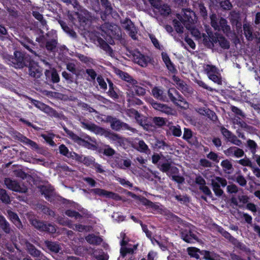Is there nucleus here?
I'll return each mask as SVG.
<instances>
[{"instance_id":"f704fd0d","label":"nucleus","mask_w":260,"mask_h":260,"mask_svg":"<svg viewBox=\"0 0 260 260\" xmlns=\"http://www.w3.org/2000/svg\"><path fill=\"white\" fill-rule=\"evenodd\" d=\"M246 147L252 153V156L256 154V152L258 148V146L254 141L248 139L246 142Z\"/></svg>"},{"instance_id":"09e8293b","label":"nucleus","mask_w":260,"mask_h":260,"mask_svg":"<svg viewBox=\"0 0 260 260\" xmlns=\"http://www.w3.org/2000/svg\"><path fill=\"white\" fill-rule=\"evenodd\" d=\"M187 251L189 255L192 257L196 258L197 259L200 258V253L201 250L195 247H189L187 248Z\"/></svg>"},{"instance_id":"3c124183","label":"nucleus","mask_w":260,"mask_h":260,"mask_svg":"<svg viewBox=\"0 0 260 260\" xmlns=\"http://www.w3.org/2000/svg\"><path fill=\"white\" fill-rule=\"evenodd\" d=\"M158 10L161 15H168L170 12V7L166 5H161L160 2H159V8H156Z\"/></svg>"},{"instance_id":"a19ab883","label":"nucleus","mask_w":260,"mask_h":260,"mask_svg":"<svg viewBox=\"0 0 260 260\" xmlns=\"http://www.w3.org/2000/svg\"><path fill=\"white\" fill-rule=\"evenodd\" d=\"M101 2L105 9V13L107 15L112 14L113 8L110 2L108 0H101Z\"/></svg>"},{"instance_id":"bf43d9fd","label":"nucleus","mask_w":260,"mask_h":260,"mask_svg":"<svg viewBox=\"0 0 260 260\" xmlns=\"http://www.w3.org/2000/svg\"><path fill=\"white\" fill-rule=\"evenodd\" d=\"M20 43L29 52L31 50V47H32L33 49H35V46H36V44L32 41L29 39L28 40L27 42H21Z\"/></svg>"},{"instance_id":"f8f14e48","label":"nucleus","mask_w":260,"mask_h":260,"mask_svg":"<svg viewBox=\"0 0 260 260\" xmlns=\"http://www.w3.org/2000/svg\"><path fill=\"white\" fill-rule=\"evenodd\" d=\"M31 224L35 228L41 231H45L50 233L56 232V228L52 224L45 223L37 219L32 220Z\"/></svg>"},{"instance_id":"864d4df0","label":"nucleus","mask_w":260,"mask_h":260,"mask_svg":"<svg viewBox=\"0 0 260 260\" xmlns=\"http://www.w3.org/2000/svg\"><path fill=\"white\" fill-rule=\"evenodd\" d=\"M238 163L245 167H248L250 168L254 165L253 163L247 157H245L238 161Z\"/></svg>"},{"instance_id":"7c9ffc66","label":"nucleus","mask_w":260,"mask_h":260,"mask_svg":"<svg viewBox=\"0 0 260 260\" xmlns=\"http://www.w3.org/2000/svg\"><path fill=\"white\" fill-rule=\"evenodd\" d=\"M117 75L123 80L132 84H136L137 81L134 79L128 73L123 72L121 70H118L117 72Z\"/></svg>"},{"instance_id":"5701e85b","label":"nucleus","mask_w":260,"mask_h":260,"mask_svg":"<svg viewBox=\"0 0 260 260\" xmlns=\"http://www.w3.org/2000/svg\"><path fill=\"white\" fill-rule=\"evenodd\" d=\"M75 155V159L80 162L84 164L86 166H90L91 168L94 161V159L92 157L85 156L83 155H79L74 152Z\"/></svg>"},{"instance_id":"2eb2a0df","label":"nucleus","mask_w":260,"mask_h":260,"mask_svg":"<svg viewBox=\"0 0 260 260\" xmlns=\"http://www.w3.org/2000/svg\"><path fill=\"white\" fill-rule=\"evenodd\" d=\"M134 61L142 67H145L150 61L149 56L144 55L139 51H135L133 53Z\"/></svg>"},{"instance_id":"13d9d810","label":"nucleus","mask_w":260,"mask_h":260,"mask_svg":"<svg viewBox=\"0 0 260 260\" xmlns=\"http://www.w3.org/2000/svg\"><path fill=\"white\" fill-rule=\"evenodd\" d=\"M65 214L68 216L70 217H75L76 219L81 218L82 217L79 212L72 210H67L65 212Z\"/></svg>"},{"instance_id":"4468645a","label":"nucleus","mask_w":260,"mask_h":260,"mask_svg":"<svg viewBox=\"0 0 260 260\" xmlns=\"http://www.w3.org/2000/svg\"><path fill=\"white\" fill-rule=\"evenodd\" d=\"M90 192L94 194H97L101 197H105L107 198L112 199L116 201L121 200V197L117 193L103 189L98 188H93L90 190Z\"/></svg>"},{"instance_id":"dca6fc26","label":"nucleus","mask_w":260,"mask_h":260,"mask_svg":"<svg viewBox=\"0 0 260 260\" xmlns=\"http://www.w3.org/2000/svg\"><path fill=\"white\" fill-rule=\"evenodd\" d=\"M180 234L181 238L186 242L193 243L199 241L198 237L191 229L181 230Z\"/></svg>"},{"instance_id":"5fc2aeb1","label":"nucleus","mask_w":260,"mask_h":260,"mask_svg":"<svg viewBox=\"0 0 260 260\" xmlns=\"http://www.w3.org/2000/svg\"><path fill=\"white\" fill-rule=\"evenodd\" d=\"M219 129L225 140L227 141L231 138L233 133L223 126H220Z\"/></svg>"},{"instance_id":"423d86ee","label":"nucleus","mask_w":260,"mask_h":260,"mask_svg":"<svg viewBox=\"0 0 260 260\" xmlns=\"http://www.w3.org/2000/svg\"><path fill=\"white\" fill-rule=\"evenodd\" d=\"M49 39L46 41L42 48H45L49 52H55L57 50L58 36L56 30L52 29L46 34Z\"/></svg>"},{"instance_id":"72a5a7b5","label":"nucleus","mask_w":260,"mask_h":260,"mask_svg":"<svg viewBox=\"0 0 260 260\" xmlns=\"http://www.w3.org/2000/svg\"><path fill=\"white\" fill-rule=\"evenodd\" d=\"M200 254L206 260H216L218 257L216 253L206 250H201Z\"/></svg>"},{"instance_id":"6ab92c4d","label":"nucleus","mask_w":260,"mask_h":260,"mask_svg":"<svg viewBox=\"0 0 260 260\" xmlns=\"http://www.w3.org/2000/svg\"><path fill=\"white\" fill-rule=\"evenodd\" d=\"M224 153L229 157H241L244 155L243 149L236 146H232L224 151Z\"/></svg>"},{"instance_id":"f3484780","label":"nucleus","mask_w":260,"mask_h":260,"mask_svg":"<svg viewBox=\"0 0 260 260\" xmlns=\"http://www.w3.org/2000/svg\"><path fill=\"white\" fill-rule=\"evenodd\" d=\"M44 243L46 248L50 252L56 254L62 250V244L58 242L45 240Z\"/></svg>"},{"instance_id":"052dcab7","label":"nucleus","mask_w":260,"mask_h":260,"mask_svg":"<svg viewBox=\"0 0 260 260\" xmlns=\"http://www.w3.org/2000/svg\"><path fill=\"white\" fill-rule=\"evenodd\" d=\"M97 82L101 88V89L106 90L107 89V84L104 79L101 75H99L96 78Z\"/></svg>"},{"instance_id":"cd10ccee","label":"nucleus","mask_w":260,"mask_h":260,"mask_svg":"<svg viewBox=\"0 0 260 260\" xmlns=\"http://www.w3.org/2000/svg\"><path fill=\"white\" fill-rule=\"evenodd\" d=\"M161 57L162 59L165 62L167 69L171 72L173 73L176 71V69L174 67V65L171 61L169 56L168 54L166 52L161 53Z\"/></svg>"},{"instance_id":"0e129e2a","label":"nucleus","mask_w":260,"mask_h":260,"mask_svg":"<svg viewBox=\"0 0 260 260\" xmlns=\"http://www.w3.org/2000/svg\"><path fill=\"white\" fill-rule=\"evenodd\" d=\"M159 111L168 115H173L175 113V111L172 108L166 104H163Z\"/></svg>"},{"instance_id":"393cba45","label":"nucleus","mask_w":260,"mask_h":260,"mask_svg":"<svg viewBox=\"0 0 260 260\" xmlns=\"http://www.w3.org/2000/svg\"><path fill=\"white\" fill-rule=\"evenodd\" d=\"M29 75L35 79H39L42 75L41 69L37 66L30 65L28 69Z\"/></svg>"},{"instance_id":"2f4dec72","label":"nucleus","mask_w":260,"mask_h":260,"mask_svg":"<svg viewBox=\"0 0 260 260\" xmlns=\"http://www.w3.org/2000/svg\"><path fill=\"white\" fill-rule=\"evenodd\" d=\"M243 31L244 34L248 41H252L253 39L252 35V27L248 23H244L243 24Z\"/></svg>"},{"instance_id":"a211bd4d","label":"nucleus","mask_w":260,"mask_h":260,"mask_svg":"<svg viewBox=\"0 0 260 260\" xmlns=\"http://www.w3.org/2000/svg\"><path fill=\"white\" fill-rule=\"evenodd\" d=\"M24 243V246L27 252L36 260L43 253L40 250L38 249L33 244L25 240L23 241Z\"/></svg>"},{"instance_id":"c03bdc74","label":"nucleus","mask_w":260,"mask_h":260,"mask_svg":"<svg viewBox=\"0 0 260 260\" xmlns=\"http://www.w3.org/2000/svg\"><path fill=\"white\" fill-rule=\"evenodd\" d=\"M0 200L5 204H9L11 202L9 196L7 191L3 188H0Z\"/></svg>"},{"instance_id":"aec40b11","label":"nucleus","mask_w":260,"mask_h":260,"mask_svg":"<svg viewBox=\"0 0 260 260\" xmlns=\"http://www.w3.org/2000/svg\"><path fill=\"white\" fill-rule=\"evenodd\" d=\"M123 24V27L128 31L131 38L134 40H136L137 39L136 35L137 31L132 21L130 19H125Z\"/></svg>"},{"instance_id":"79ce46f5","label":"nucleus","mask_w":260,"mask_h":260,"mask_svg":"<svg viewBox=\"0 0 260 260\" xmlns=\"http://www.w3.org/2000/svg\"><path fill=\"white\" fill-rule=\"evenodd\" d=\"M232 244L237 248L240 249L246 253L250 252V250L245 244L239 242L237 239L233 242Z\"/></svg>"},{"instance_id":"412c9836","label":"nucleus","mask_w":260,"mask_h":260,"mask_svg":"<svg viewBox=\"0 0 260 260\" xmlns=\"http://www.w3.org/2000/svg\"><path fill=\"white\" fill-rule=\"evenodd\" d=\"M210 41L213 44L218 43L219 46L224 49H228L230 48L229 42L222 36L217 35L216 37H210Z\"/></svg>"},{"instance_id":"49530a36","label":"nucleus","mask_w":260,"mask_h":260,"mask_svg":"<svg viewBox=\"0 0 260 260\" xmlns=\"http://www.w3.org/2000/svg\"><path fill=\"white\" fill-rule=\"evenodd\" d=\"M32 16L38 21L40 22L43 26H46L47 25L46 21L44 19L43 15L37 11H32Z\"/></svg>"},{"instance_id":"9d476101","label":"nucleus","mask_w":260,"mask_h":260,"mask_svg":"<svg viewBox=\"0 0 260 260\" xmlns=\"http://www.w3.org/2000/svg\"><path fill=\"white\" fill-rule=\"evenodd\" d=\"M178 19L185 26L188 24L193 23V17H195L194 13L188 9H182L181 14L177 15Z\"/></svg>"},{"instance_id":"8fccbe9b","label":"nucleus","mask_w":260,"mask_h":260,"mask_svg":"<svg viewBox=\"0 0 260 260\" xmlns=\"http://www.w3.org/2000/svg\"><path fill=\"white\" fill-rule=\"evenodd\" d=\"M38 208L44 214H46L52 217H54L55 216L54 212L45 205L40 204L38 206Z\"/></svg>"},{"instance_id":"4d7b16f0","label":"nucleus","mask_w":260,"mask_h":260,"mask_svg":"<svg viewBox=\"0 0 260 260\" xmlns=\"http://www.w3.org/2000/svg\"><path fill=\"white\" fill-rule=\"evenodd\" d=\"M170 130L174 136L180 137L181 136L182 132L180 126L178 125L176 126H171L170 127Z\"/></svg>"},{"instance_id":"a18cd8bd","label":"nucleus","mask_w":260,"mask_h":260,"mask_svg":"<svg viewBox=\"0 0 260 260\" xmlns=\"http://www.w3.org/2000/svg\"><path fill=\"white\" fill-rule=\"evenodd\" d=\"M59 150L61 154L66 157H73V155H72V153L69 151L68 148L64 144H61L59 146Z\"/></svg>"},{"instance_id":"37998d69","label":"nucleus","mask_w":260,"mask_h":260,"mask_svg":"<svg viewBox=\"0 0 260 260\" xmlns=\"http://www.w3.org/2000/svg\"><path fill=\"white\" fill-rule=\"evenodd\" d=\"M221 166L223 168L224 171L228 173H231L233 170L231 162L228 159L223 160L221 163Z\"/></svg>"},{"instance_id":"9b49d317","label":"nucleus","mask_w":260,"mask_h":260,"mask_svg":"<svg viewBox=\"0 0 260 260\" xmlns=\"http://www.w3.org/2000/svg\"><path fill=\"white\" fill-rule=\"evenodd\" d=\"M158 168L161 172L166 173L167 175L171 177L172 174H177L179 172L178 169L171 165V161L165 159L162 161H160Z\"/></svg>"},{"instance_id":"c9c22d12","label":"nucleus","mask_w":260,"mask_h":260,"mask_svg":"<svg viewBox=\"0 0 260 260\" xmlns=\"http://www.w3.org/2000/svg\"><path fill=\"white\" fill-rule=\"evenodd\" d=\"M0 226L6 233L9 234L10 233L11 228L10 224L5 218L2 215H0Z\"/></svg>"},{"instance_id":"f03ea898","label":"nucleus","mask_w":260,"mask_h":260,"mask_svg":"<svg viewBox=\"0 0 260 260\" xmlns=\"http://www.w3.org/2000/svg\"><path fill=\"white\" fill-rule=\"evenodd\" d=\"M8 63L16 69H22L29 64V59L20 51H15L14 56H8Z\"/></svg>"},{"instance_id":"4be33fe9","label":"nucleus","mask_w":260,"mask_h":260,"mask_svg":"<svg viewBox=\"0 0 260 260\" xmlns=\"http://www.w3.org/2000/svg\"><path fill=\"white\" fill-rule=\"evenodd\" d=\"M151 94L158 100L162 102H168L169 99L166 95L162 88L155 86L152 89Z\"/></svg>"},{"instance_id":"b1692460","label":"nucleus","mask_w":260,"mask_h":260,"mask_svg":"<svg viewBox=\"0 0 260 260\" xmlns=\"http://www.w3.org/2000/svg\"><path fill=\"white\" fill-rule=\"evenodd\" d=\"M45 75L47 81H51L54 83L59 82L60 78L57 71L55 69L46 70Z\"/></svg>"},{"instance_id":"774afa93","label":"nucleus","mask_w":260,"mask_h":260,"mask_svg":"<svg viewBox=\"0 0 260 260\" xmlns=\"http://www.w3.org/2000/svg\"><path fill=\"white\" fill-rule=\"evenodd\" d=\"M205 69L208 76L217 73V68L214 66L207 64Z\"/></svg>"},{"instance_id":"e433bc0d","label":"nucleus","mask_w":260,"mask_h":260,"mask_svg":"<svg viewBox=\"0 0 260 260\" xmlns=\"http://www.w3.org/2000/svg\"><path fill=\"white\" fill-rule=\"evenodd\" d=\"M64 131L68 135L69 137H70L76 143H78L79 145L81 144L82 142H83V139L79 137L78 136L74 134L73 132L69 130L67 128H63Z\"/></svg>"},{"instance_id":"338daca9","label":"nucleus","mask_w":260,"mask_h":260,"mask_svg":"<svg viewBox=\"0 0 260 260\" xmlns=\"http://www.w3.org/2000/svg\"><path fill=\"white\" fill-rule=\"evenodd\" d=\"M76 56L81 61L85 63H92L93 61L92 58L80 53H77Z\"/></svg>"},{"instance_id":"20e7f679","label":"nucleus","mask_w":260,"mask_h":260,"mask_svg":"<svg viewBox=\"0 0 260 260\" xmlns=\"http://www.w3.org/2000/svg\"><path fill=\"white\" fill-rule=\"evenodd\" d=\"M211 25L215 30H222L226 35L231 32L230 26L228 24L227 20L221 17L218 21L217 15L212 14L210 16Z\"/></svg>"},{"instance_id":"7ed1b4c3","label":"nucleus","mask_w":260,"mask_h":260,"mask_svg":"<svg viewBox=\"0 0 260 260\" xmlns=\"http://www.w3.org/2000/svg\"><path fill=\"white\" fill-rule=\"evenodd\" d=\"M105 121L109 123L111 128L115 131H119L121 129H123L129 131L133 133H137L138 132L136 128L130 126L128 124L111 116H107Z\"/></svg>"},{"instance_id":"6e6d98bb","label":"nucleus","mask_w":260,"mask_h":260,"mask_svg":"<svg viewBox=\"0 0 260 260\" xmlns=\"http://www.w3.org/2000/svg\"><path fill=\"white\" fill-rule=\"evenodd\" d=\"M115 153V151L109 145H106L103 149V154L107 156H112Z\"/></svg>"},{"instance_id":"bb28decb","label":"nucleus","mask_w":260,"mask_h":260,"mask_svg":"<svg viewBox=\"0 0 260 260\" xmlns=\"http://www.w3.org/2000/svg\"><path fill=\"white\" fill-rule=\"evenodd\" d=\"M7 213L10 219L18 229H20L22 227L21 222L16 213L10 210H7Z\"/></svg>"},{"instance_id":"680f3d73","label":"nucleus","mask_w":260,"mask_h":260,"mask_svg":"<svg viewBox=\"0 0 260 260\" xmlns=\"http://www.w3.org/2000/svg\"><path fill=\"white\" fill-rule=\"evenodd\" d=\"M199 188L205 195L207 196L210 198H213L212 193L210 188L207 186H206V184L203 185V186H199Z\"/></svg>"},{"instance_id":"473e14b6","label":"nucleus","mask_w":260,"mask_h":260,"mask_svg":"<svg viewBox=\"0 0 260 260\" xmlns=\"http://www.w3.org/2000/svg\"><path fill=\"white\" fill-rule=\"evenodd\" d=\"M24 144L29 146L32 149L37 151V152L42 154L43 149L40 147L37 143L27 138Z\"/></svg>"},{"instance_id":"c85d7f7f","label":"nucleus","mask_w":260,"mask_h":260,"mask_svg":"<svg viewBox=\"0 0 260 260\" xmlns=\"http://www.w3.org/2000/svg\"><path fill=\"white\" fill-rule=\"evenodd\" d=\"M86 241L91 245H99L102 242V239L99 237L94 235V234H89L85 237Z\"/></svg>"},{"instance_id":"ea45409f","label":"nucleus","mask_w":260,"mask_h":260,"mask_svg":"<svg viewBox=\"0 0 260 260\" xmlns=\"http://www.w3.org/2000/svg\"><path fill=\"white\" fill-rule=\"evenodd\" d=\"M136 149L141 152L147 153L150 151L148 146L143 140H139L137 143Z\"/></svg>"},{"instance_id":"f257e3e1","label":"nucleus","mask_w":260,"mask_h":260,"mask_svg":"<svg viewBox=\"0 0 260 260\" xmlns=\"http://www.w3.org/2000/svg\"><path fill=\"white\" fill-rule=\"evenodd\" d=\"M81 126L86 129L90 131L101 136H104L106 138L109 139L113 141H117L121 143L122 141V138L118 134L114 133L111 131L106 130L95 124L91 122L86 119H80Z\"/></svg>"},{"instance_id":"39448f33","label":"nucleus","mask_w":260,"mask_h":260,"mask_svg":"<svg viewBox=\"0 0 260 260\" xmlns=\"http://www.w3.org/2000/svg\"><path fill=\"white\" fill-rule=\"evenodd\" d=\"M167 94L169 100L175 105L183 108L188 107V103L175 88H170Z\"/></svg>"},{"instance_id":"de8ad7c7","label":"nucleus","mask_w":260,"mask_h":260,"mask_svg":"<svg viewBox=\"0 0 260 260\" xmlns=\"http://www.w3.org/2000/svg\"><path fill=\"white\" fill-rule=\"evenodd\" d=\"M109 96L114 100H116L119 99L118 89L117 87L109 89L108 91L107 92Z\"/></svg>"},{"instance_id":"603ef678","label":"nucleus","mask_w":260,"mask_h":260,"mask_svg":"<svg viewBox=\"0 0 260 260\" xmlns=\"http://www.w3.org/2000/svg\"><path fill=\"white\" fill-rule=\"evenodd\" d=\"M64 3H66L67 6L72 5L74 8L77 10H79L81 8V6L77 0H61Z\"/></svg>"},{"instance_id":"a878e982","label":"nucleus","mask_w":260,"mask_h":260,"mask_svg":"<svg viewBox=\"0 0 260 260\" xmlns=\"http://www.w3.org/2000/svg\"><path fill=\"white\" fill-rule=\"evenodd\" d=\"M54 188L51 186H43L41 188L42 194H44L46 199L51 201L53 196Z\"/></svg>"},{"instance_id":"58836bf2","label":"nucleus","mask_w":260,"mask_h":260,"mask_svg":"<svg viewBox=\"0 0 260 260\" xmlns=\"http://www.w3.org/2000/svg\"><path fill=\"white\" fill-rule=\"evenodd\" d=\"M185 27L190 31L191 34L196 39L201 38V32L197 28L194 27L193 23L189 25L188 24L185 26Z\"/></svg>"},{"instance_id":"69168bd1","label":"nucleus","mask_w":260,"mask_h":260,"mask_svg":"<svg viewBox=\"0 0 260 260\" xmlns=\"http://www.w3.org/2000/svg\"><path fill=\"white\" fill-rule=\"evenodd\" d=\"M227 141L238 146H240L242 144V141L238 139L237 137L234 134H232L231 138Z\"/></svg>"},{"instance_id":"1a4fd4ad","label":"nucleus","mask_w":260,"mask_h":260,"mask_svg":"<svg viewBox=\"0 0 260 260\" xmlns=\"http://www.w3.org/2000/svg\"><path fill=\"white\" fill-rule=\"evenodd\" d=\"M146 93V90L144 88L139 86L137 81L136 84H132L128 86L127 91L126 92L127 101H131V99L134 98L135 95L143 96Z\"/></svg>"},{"instance_id":"6e6552de","label":"nucleus","mask_w":260,"mask_h":260,"mask_svg":"<svg viewBox=\"0 0 260 260\" xmlns=\"http://www.w3.org/2000/svg\"><path fill=\"white\" fill-rule=\"evenodd\" d=\"M226 185V179L220 177H216L215 179L211 180L212 189L215 194L218 197H221L223 194V191L220 188V187H224Z\"/></svg>"},{"instance_id":"ddd939ff","label":"nucleus","mask_w":260,"mask_h":260,"mask_svg":"<svg viewBox=\"0 0 260 260\" xmlns=\"http://www.w3.org/2000/svg\"><path fill=\"white\" fill-rule=\"evenodd\" d=\"M174 81L176 85L177 88L180 90L185 95L188 96L192 94V88L187 85L185 81L176 77L174 78Z\"/></svg>"},{"instance_id":"e2e57ef3","label":"nucleus","mask_w":260,"mask_h":260,"mask_svg":"<svg viewBox=\"0 0 260 260\" xmlns=\"http://www.w3.org/2000/svg\"><path fill=\"white\" fill-rule=\"evenodd\" d=\"M67 69L72 73L73 74L76 75L77 76L79 75L76 70V64L73 62H68L66 64Z\"/></svg>"},{"instance_id":"c756f323","label":"nucleus","mask_w":260,"mask_h":260,"mask_svg":"<svg viewBox=\"0 0 260 260\" xmlns=\"http://www.w3.org/2000/svg\"><path fill=\"white\" fill-rule=\"evenodd\" d=\"M79 10H81V12L79 14L78 18L81 22L87 23L92 19V16L88 11L85 9H81V8Z\"/></svg>"},{"instance_id":"4c0bfd02","label":"nucleus","mask_w":260,"mask_h":260,"mask_svg":"<svg viewBox=\"0 0 260 260\" xmlns=\"http://www.w3.org/2000/svg\"><path fill=\"white\" fill-rule=\"evenodd\" d=\"M98 42L100 47L105 51H106L109 55H111L113 54V50L111 47L101 38L98 39Z\"/></svg>"},{"instance_id":"0eeeda50","label":"nucleus","mask_w":260,"mask_h":260,"mask_svg":"<svg viewBox=\"0 0 260 260\" xmlns=\"http://www.w3.org/2000/svg\"><path fill=\"white\" fill-rule=\"evenodd\" d=\"M4 184L9 189L20 193H25L27 191V187L21 185L19 182L10 178H6L4 179Z\"/></svg>"}]
</instances>
